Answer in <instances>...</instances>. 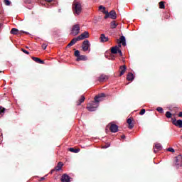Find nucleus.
I'll return each mask as SVG.
<instances>
[{
  "label": "nucleus",
  "instance_id": "obj_1",
  "mask_svg": "<svg viewBox=\"0 0 182 182\" xmlns=\"http://www.w3.org/2000/svg\"><path fill=\"white\" fill-rule=\"evenodd\" d=\"M82 1L80 0H75L73 4V12L75 16H79L82 14Z\"/></svg>",
  "mask_w": 182,
  "mask_h": 182
},
{
  "label": "nucleus",
  "instance_id": "obj_2",
  "mask_svg": "<svg viewBox=\"0 0 182 182\" xmlns=\"http://www.w3.org/2000/svg\"><path fill=\"white\" fill-rule=\"evenodd\" d=\"M118 46H114V53H119V56H123V53H122V50H120V47L122 46L121 43L123 46H126V37L121 36L119 40H117Z\"/></svg>",
  "mask_w": 182,
  "mask_h": 182
},
{
  "label": "nucleus",
  "instance_id": "obj_3",
  "mask_svg": "<svg viewBox=\"0 0 182 182\" xmlns=\"http://www.w3.org/2000/svg\"><path fill=\"white\" fill-rule=\"evenodd\" d=\"M99 11L102 12V14H105L104 17L105 19H107V18H110L111 19H114V10H112L109 13L107 10H106V7L103 6H99Z\"/></svg>",
  "mask_w": 182,
  "mask_h": 182
},
{
  "label": "nucleus",
  "instance_id": "obj_4",
  "mask_svg": "<svg viewBox=\"0 0 182 182\" xmlns=\"http://www.w3.org/2000/svg\"><path fill=\"white\" fill-rule=\"evenodd\" d=\"M105 58L109 60H114V46L111 48V50H107L105 53Z\"/></svg>",
  "mask_w": 182,
  "mask_h": 182
},
{
  "label": "nucleus",
  "instance_id": "obj_5",
  "mask_svg": "<svg viewBox=\"0 0 182 182\" xmlns=\"http://www.w3.org/2000/svg\"><path fill=\"white\" fill-rule=\"evenodd\" d=\"M97 107H99V103L96 102L95 100L87 106V109L89 112H95Z\"/></svg>",
  "mask_w": 182,
  "mask_h": 182
},
{
  "label": "nucleus",
  "instance_id": "obj_6",
  "mask_svg": "<svg viewBox=\"0 0 182 182\" xmlns=\"http://www.w3.org/2000/svg\"><path fill=\"white\" fill-rule=\"evenodd\" d=\"M80 33V26L79 24H75L73 26L70 35H73V36H76L79 35Z\"/></svg>",
  "mask_w": 182,
  "mask_h": 182
},
{
  "label": "nucleus",
  "instance_id": "obj_7",
  "mask_svg": "<svg viewBox=\"0 0 182 182\" xmlns=\"http://www.w3.org/2000/svg\"><path fill=\"white\" fill-rule=\"evenodd\" d=\"M105 99H106V94L101 93L95 96V97L94 98V100L99 105V103H100V102H103Z\"/></svg>",
  "mask_w": 182,
  "mask_h": 182
},
{
  "label": "nucleus",
  "instance_id": "obj_8",
  "mask_svg": "<svg viewBox=\"0 0 182 182\" xmlns=\"http://www.w3.org/2000/svg\"><path fill=\"white\" fill-rule=\"evenodd\" d=\"M109 131H110L111 133H114V122H111L106 127V133H109Z\"/></svg>",
  "mask_w": 182,
  "mask_h": 182
},
{
  "label": "nucleus",
  "instance_id": "obj_9",
  "mask_svg": "<svg viewBox=\"0 0 182 182\" xmlns=\"http://www.w3.org/2000/svg\"><path fill=\"white\" fill-rule=\"evenodd\" d=\"M90 46V43L87 40L83 41V43H82V50H84V52H86L87 50H89V47Z\"/></svg>",
  "mask_w": 182,
  "mask_h": 182
},
{
  "label": "nucleus",
  "instance_id": "obj_10",
  "mask_svg": "<svg viewBox=\"0 0 182 182\" xmlns=\"http://www.w3.org/2000/svg\"><path fill=\"white\" fill-rule=\"evenodd\" d=\"M87 38H89V32L87 31H85L78 36V39H80V41H83V39H87Z\"/></svg>",
  "mask_w": 182,
  "mask_h": 182
},
{
  "label": "nucleus",
  "instance_id": "obj_11",
  "mask_svg": "<svg viewBox=\"0 0 182 182\" xmlns=\"http://www.w3.org/2000/svg\"><path fill=\"white\" fill-rule=\"evenodd\" d=\"M109 79V76L102 74L97 79L98 82H106Z\"/></svg>",
  "mask_w": 182,
  "mask_h": 182
},
{
  "label": "nucleus",
  "instance_id": "obj_12",
  "mask_svg": "<svg viewBox=\"0 0 182 182\" xmlns=\"http://www.w3.org/2000/svg\"><path fill=\"white\" fill-rule=\"evenodd\" d=\"M100 41L101 43H103L105 42L109 41V38L106 37V35H105V33H102L100 35Z\"/></svg>",
  "mask_w": 182,
  "mask_h": 182
},
{
  "label": "nucleus",
  "instance_id": "obj_13",
  "mask_svg": "<svg viewBox=\"0 0 182 182\" xmlns=\"http://www.w3.org/2000/svg\"><path fill=\"white\" fill-rule=\"evenodd\" d=\"M62 182H70V177L68 174H63L61 177Z\"/></svg>",
  "mask_w": 182,
  "mask_h": 182
},
{
  "label": "nucleus",
  "instance_id": "obj_14",
  "mask_svg": "<svg viewBox=\"0 0 182 182\" xmlns=\"http://www.w3.org/2000/svg\"><path fill=\"white\" fill-rule=\"evenodd\" d=\"M173 124H174V126H176L177 127H179L180 129H181L182 120L181 119H178V120L175 119L173 121Z\"/></svg>",
  "mask_w": 182,
  "mask_h": 182
},
{
  "label": "nucleus",
  "instance_id": "obj_15",
  "mask_svg": "<svg viewBox=\"0 0 182 182\" xmlns=\"http://www.w3.org/2000/svg\"><path fill=\"white\" fill-rule=\"evenodd\" d=\"M62 167H63V163L58 162V165L55 167V171H60V170H62Z\"/></svg>",
  "mask_w": 182,
  "mask_h": 182
},
{
  "label": "nucleus",
  "instance_id": "obj_16",
  "mask_svg": "<svg viewBox=\"0 0 182 182\" xmlns=\"http://www.w3.org/2000/svg\"><path fill=\"white\" fill-rule=\"evenodd\" d=\"M175 161H176V166H179V164L182 161V156H181V155H178V156H176V159H175Z\"/></svg>",
  "mask_w": 182,
  "mask_h": 182
},
{
  "label": "nucleus",
  "instance_id": "obj_17",
  "mask_svg": "<svg viewBox=\"0 0 182 182\" xmlns=\"http://www.w3.org/2000/svg\"><path fill=\"white\" fill-rule=\"evenodd\" d=\"M127 80L133 82V80H134V75H133V73H129L127 76Z\"/></svg>",
  "mask_w": 182,
  "mask_h": 182
},
{
  "label": "nucleus",
  "instance_id": "obj_18",
  "mask_svg": "<svg viewBox=\"0 0 182 182\" xmlns=\"http://www.w3.org/2000/svg\"><path fill=\"white\" fill-rule=\"evenodd\" d=\"M120 76H122V75H124V72H126V70L127 69V68L126 67V65H122L120 67Z\"/></svg>",
  "mask_w": 182,
  "mask_h": 182
},
{
  "label": "nucleus",
  "instance_id": "obj_19",
  "mask_svg": "<svg viewBox=\"0 0 182 182\" xmlns=\"http://www.w3.org/2000/svg\"><path fill=\"white\" fill-rule=\"evenodd\" d=\"M77 62H79L80 60H87V57L86 55H80L78 58L76 59Z\"/></svg>",
  "mask_w": 182,
  "mask_h": 182
},
{
  "label": "nucleus",
  "instance_id": "obj_20",
  "mask_svg": "<svg viewBox=\"0 0 182 182\" xmlns=\"http://www.w3.org/2000/svg\"><path fill=\"white\" fill-rule=\"evenodd\" d=\"M127 123L129 124V129H133V127H134V124H133L132 119L129 118L127 121Z\"/></svg>",
  "mask_w": 182,
  "mask_h": 182
},
{
  "label": "nucleus",
  "instance_id": "obj_21",
  "mask_svg": "<svg viewBox=\"0 0 182 182\" xmlns=\"http://www.w3.org/2000/svg\"><path fill=\"white\" fill-rule=\"evenodd\" d=\"M85 96L82 95L81 98L77 102V106H80L83 102H85Z\"/></svg>",
  "mask_w": 182,
  "mask_h": 182
},
{
  "label": "nucleus",
  "instance_id": "obj_22",
  "mask_svg": "<svg viewBox=\"0 0 182 182\" xmlns=\"http://www.w3.org/2000/svg\"><path fill=\"white\" fill-rule=\"evenodd\" d=\"M18 32H19V31L18 30V28H13L11 30L10 33H11V35H18Z\"/></svg>",
  "mask_w": 182,
  "mask_h": 182
},
{
  "label": "nucleus",
  "instance_id": "obj_23",
  "mask_svg": "<svg viewBox=\"0 0 182 182\" xmlns=\"http://www.w3.org/2000/svg\"><path fill=\"white\" fill-rule=\"evenodd\" d=\"M69 150L71 153H79V151H80V149L75 148H70Z\"/></svg>",
  "mask_w": 182,
  "mask_h": 182
},
{
  "label": "nucleus",
  "instance_id": "obj_24",
  "mask_svg": "<svg viewBox=\"0 0 182 182\" xmlns=\"http://www.w3.org/2000/svg\"><path fill=\"white\" fill-rule=\"evenodd\" d=\"M5 114V108L0 107V117H2Z\"/></svg>",
  "mask_w": 182,
  "mask_h": 182
},
{
  "label": "nucleus",
  "instance_id": "obj_25",
  "mask_svg": "<svg viewBox=\"0 0 182 182\" xmlns=\"http://www.w3.org/2000/svg\"><path fill=\"white\" fill-rule=\"evenodd\" d=\"M157 112H159V113H164V110L163 109V108L161 107H158L156 108Z\"/></svg>",
  "mask_w": 182,
  "mask_h": 182
},
{
  "label": "nucleus",
  "instance_id": "obj_26",
  "mask_svg": "<svg viewBox=\"0 0 182 182\" xmlns=\"http://www.w3.org/2000/svg\"><path fill=\"white\" fill-rule=\"evenodd\" d=\"M78 41H80V39H79V37H77L75 38H73L72 41H71V43H73V44L75 45V43H76V42H77Z\"/></svg>",
  "mask_w": 182,
  "mask_h": 182
},
{
  "label": "nucleus",
  "instance_id": "obj_27",
  "mask_svg": "<svg viewBox=\"0 0 182 182\" xmlns=\"http://www.w3.org/2000/svg\"><path fill=\"white\" fill-rule=\"evenodd\" d=\"M80 55V51H79V50H76L75 51V56L76 58H78Z\"/></svg>",
  "mask_w": 182,
  "mask_h": 182
},
{
  "label": "nucleus",
  "instance_id": "obj_28",
  "mask_svg": "<svg viewBox=\"0 0 182 182\" xmlns=\"http://www.w3.org/2000/svg\"><path fill=\"white\" fill-rule=\"evenodd\" d=\"M155 148H156L157 150H161V144H155Z\"/></svg>",
  "mask_w": 182,
  "mask_h": 182
},
{
  "label": "nucleus",
  "instance_id": "obj_29",
  "mask_svg": "<svg viewBox=\"0 0 182 182\" xmlns=\"http://www.w3.org/2000/svg\"><path fill=\"white\" fill-rule=\"evenodd\" d=\"M32 59L34 62H36V63H39V60H41V58L36 57H32Z\"/></svg>",
  "mask_w": 182,
  "mask_h": 182
},
{
  "label": "nucleus",
  "instance_id": "obj_30",
  "mask_svg": "<svg viewBox=\"0 0 182 182\" xmlns=\"http://www.w3.org/2000/svg\"><path fill=\"white\" fill-rule=\"evenodd\" d=\"M159 8L161 9H164V2L163 1L159 2Z\"/></svg>",
  "mask_w": 182,
  "mask_h": 182
},
{
  "label": "nucleus",
  "instance_id": "obj_31",
  "mask_svg": "<svg viewBox=\"0 0 182 182\" xmlns=\"http://www.w3.org/2000/svg\"><path fill=\"white\" fill-rule=\"evenodd\" d=\"M166 116L167 119L171 118V112H166Z\"/></svg>",
  "mask_w": 182,
  "mask_h": 182
},
{
  "label": "nucleus",
  "instance_id": "obj_32",
  "mask_svg": "<svg viewBox=\"0 0 182 182\" xmlns=\"http://www.w3.org/2000/svg\"><path fill=\"white\" fill-rule=\"evenodd\" d=\"M4 4L6 6H9V5H11V1L9 0H4Z\"/></svg>",
  "mask_w": 182,
  "mask_h": 182
},
{
  "label": "nucleus",
  "instance_id": "obj_33",
  "mask_svg": "<svg viewBox=\"0 0 182 182\" xmlns=\"http://www.w3.org/2000/svg\"><path fill=\"white\" fill-rule=\"evenodd\" d=\"M108 147H110V144L107 143L105 145L102 146V149H108Z\"/></svg>",
  "mask_w": 182,
  "mask_h": 182
},
{
  "label": "nucleus",
  "instance_id": "obj_34",
  "mask_svg": "<svg viewBox=\"0 0 182 182\" xmlns=\"http://www.w3.org/2000/svg\"><path fill=\"white\" fill-rule=\"evenodd\" d=\"M145 113H146V109H142L141 110V112H139V114H140L141 116H143V114H144Z\"/></svg>",
  "mask_w": 182,
  "mask_h": 182
},
{
  "label": "nucleus",
  "instance_id": "obj_35",
  "mask_svg": "<svg viewBox=\"0 0 182 182\" xmlns=\"http://www.w3.org/2000/svg\"><path fill=\"white\" fill-rule=\"evenodd\" d=\"M42 49H46V48H48V44L46 43H43L41 46Z\"/></svg>",
  "mask_w": 182,
  "mask_h": 182
},
{
  "label": "nucleus",
  "instance_id": "obj_36",
  "mask_svg": "<svg viewBox=\"0 0 182 182\" xmlns=\"http://www.w3.org/2000/svg\"><path fill=\"white\" fill-rule=\"evenodd\" d=\"M119 132V127L117 125H114V133H117Z\"/></svg>",
  "mask_w": 182,
  "mask_h": 182
},
{
  "label": "nucleus",
  "instance_id": "obj_37",
  "mask_svg": "<svg viewBox=\"0 0 182 182\" xmlns=\"http://www.w3.org/2000/svg\"><path fill=\"white\" fill-rule=\"evenodd\" d=\"M110 27L112 29H114V21L111 22Z\"/></svg>",
  "mask_w": 182,
  "mask_h": 182
},
{
  "label": "nucleus",
  "instance_id": "obj_38",
  "mask_svg": "<svg viewBox=\"0 0 182 182\" xmlns=\"http://www.w3.org/2000/svg\"><path fill=\"white\" fill-rule=\"evenodd\" d=\"M22 52H23V53H26V55H29V51L22 48L21 49Z\"/></svg>",
  "mask_w": 182,
  "mask_h": 182
},
{
  "label": "nucleus",
  "instance_id": "obj_39",
  "mask_svg": "<svg viewBox=\"0 0 182 182\" xmlns=\"http://www.w3.org/2000/svg\"><path fill=\"white\" fill-rule=\"evenodd\" d=\"M167 150L168 151H171V153H174V149L173 148H168Z\"/></svg>",
  "mask_w": 182,
  "mask_h": 182
},
{
  "label": "nucleus",
  "instance_id": "obj_40",
  "mask_svg": "<svg viewBox=\"0 0 182 182\" xmlns=\"http://www.w3.org/2000/svg\"><path fill=\"white\" fill-rule=\"evenodd\" d=\"M73 43H72V41L70 42V43L67 46V48H70V46H73Z\"/></svg>",
  "mask_w": 182,
  "mask_h": 182
},
{
  "label": "nucleus",
  "instance_id": "obj_41",
  "mask_svg": "<svg viewBox=\"0 0 182 182\" xmlns=\"http://www.w3.org/2000/svg\"><path fill=\"white\" fill-rule=\"evenodd\" d=\"M1 143H2V132L0 130V144H1Z\"/></svg>",
  "mask_w": 182,
  "mask_h": 182
},
{
  "label": "nucleus",
  "instance_id": "obj_42",
  "mask_svg": "<svg viewBox=\"0 0 182 182\" xmlns=\"http://www.w3.org/2000/svg\"><path fill=\"white\" fill-rule=\"evenodd\" d=\"M38 63H40L41 65H44L45 64V61L42 60H39Z\"/></svg>",
  "mask_w": 182,
  "mask_h": 182
},
{
  "label": "nucleus",
  "instance_id": "obj_43",
  "mask_svg": "<svg viewBox=\"0 0 182 182\" xmlns=\"http://www.w3.org/2000/svg\"><path fill=\"white\" fill-rule=\"evenodd\" d=\"M2 14H4V10H2V9H0V15H2Z\"/></svg>",
  "mask_w": 182,
  "mask_h": 182
},
{
  "label": "nucleus",
  "instance_id": "obj_44",
  "mask_svg": "<svg viewBox=\"0 0 182 182\" xmlns=\"http://www.w3.org/2000/svg\"><path fill=\"white\" fill-rule=\"evenodd\" d=\"M178 117H182V112H180L178 114Z\"/></svg>",
  "mask_w": 182,
  "mask_h": 182
},
{
  "label": "nucleus",
  "instance_id": "obj_45",
  "mask_svg": "<svg viewBox=\"0 0 182 182\" xmlns=\"http://www.w3.org/2000/svg\"><path fill=\"white\" fill-rule=\"evenodd\" d=\"M121 139H126V136L124 135L121 136Z\"/></svg>",
  "mask_w": 182,
  "mask_h": 182
},
{
  "label": "nucleus",
  "instance_id": "obj_46",
  "mask_svg": "<svg viewBox=\"0 0 182 182\" xmlns=\"http://www.w3.org/2000/svg\"><path fill=\"white\" fill-rule=\"evenodd\" d=\"M43 180H45V177H42V178H41V181H43Z\"/></svg>",
  "mask_w": 182,
  "mask_h": 182
},
{
  "label": "nucleus",
  "instance_id": "obj_47",
  "mask_svg": "<svg viewBox=\"0 0 182 182\" xmlns=\"http://www.w3.org/2000/svg\"><path fill=\"white\" fill-rule=\"evenodd\" d=\"M117 25H118L117 23L115 22L114 23V27L116 28L117 26Z\"/></svg>",
  "mask_w": 182,
  "mask_h": 182
},
{
  "label": "nucleus",
  "instance_id": "obj_48",
  "mask_svg": "<svg viewBox=\"0 0 182 182\" xmlns=\"http://www.w3.org/2000/svg\"><path fill=\"white\" fill-rule=\"evenodd\" d=\"M53 171H55V169L51 170V173H53Z\"/></svg>",
  "mask_w": 182,
  "mask_h": 182
},
{
  "label": "nucleus",
  "instance_id": "obj_49",
  "mask_svg": "<svg viewBox=\"0 0 182 182\" xmlns=\"http://www.w3.org/2000/svg\"><path fill=\"white\" fill-rule=\"evenodd\" d=\"M114 18H116V13H114Z\"/></svg>",
  "mask_w": 182,
  "mask_h": 182
},
{
  "label": "nucleus",
  "instance_id": "obj_50",
  "mask_svg": "<svg viewBox=\"0 0 182 182\" xmlns=\"http://www.w3.org/2000/svg\"><path fill=\"white\" fill-rule=\"evenodd\" d=\"M1 26H2V24L0 23V28H1Z\"/></svg>",
  "mask_w": 182,
  "mask_h": 182
},
{
  "label": "nucleus",
  "instance_id": "obj_51",
  "mask_svg": "<svg viewBox=\"0 0 182 182\" xmlns=\"http://www.w3.org/2000/svg\"><path fill=\"white\" fill-rule=\"evenodd\" d=\"M154 152L156 153V149H154Z\"/></svg>",
  "mask_w": 182,
  "mask_h": 182
}]
</instances>
